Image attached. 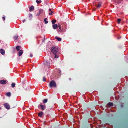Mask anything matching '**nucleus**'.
<instances>
[{"instance_id": "obj_17", "label": "nucleus", "mask_w": 128, "mask_h": 128, "mask_svg": "<svg viewBox=\"0 0 128 128\" xmlns=\"http://www.w3.org/2000/svg\"><path fill=\"white\" fill-rule=\"evenodd\" d=\"M108 106H112L113 105V104L112 103H111V102L108 103Z\"/></svg>"}, {"instance_id": "obj_8", "label": "nucleus", "mask_w": 128, "mask_h": 128, "mask_svg": "<svg viewBox=\"0 0 128 128\" xmlns=\"http://www.w3.org/2000/svg\"><path fill=\"white\" fill-rule=\"evenodd\" d=\"M22 53H23L22 50H21L18 52V55L20 56H21L22 55Z\"/></svg>"}, {"instance_id": "obj_9", "label": "nucleus", "mask_w": 128, "mask_h": 128, "mask_svg": "<svg viewBox=\"0 0 128 128\" xmlns=\"http://www.w3.org/2000/svg\"><path fill=\"white\" fill-rule=\"evenodd\" d=\"M34 10V7L33 6H30V8L29 10L30 12H31L32 10Z\"/></svg>"}, {"instance_id": "obj_1", "label": "nucleus", "mask_w": 128, "mask_h": 128, "mask_svg": "<svg viewBox=\"0 0 128 128\" xmlns=\"http://www.w3.org/2000/svg\"><path fill=\"white\" fill-rule=\"evenodd\" d=\"M49 86L50 88H56V82L52 80L50 82Z\"/></svg>"}, {"instance_id": "obj_24", "label": "nucleus", "mask_w": 128, "mask_h": 128, "mask_svg": "<svg viewBox=\"0 0 128 128\" xmlns=\"http://www.w3.org/2000/svg\"><path fill=\"white\" fill-rule=\"evenodd\" d=\"M29 17L30 18V19H31V18H32V14H29Z\"/></svg>"}, {"instance_id": "obj_14", "label": "nucleus", "mask_w": 128, "mask_h": 128, "mask_svg": "<svg viewBox=\"0 0 128 128\" xmlns=\"http://www.w3.org/2000/svg\"><path fill=\"white\" fill-rule=\"evenodd\" d=\"M18 38V36L17 35H15L14 37V39L16 40Z\"/></svg>"}, {"instance_id": "obj_5", "label": "nucleus", "mask_w": 128, "mask_h": 128, "mask_svg": "<svg viewBox=\"0 0 128 128\" xmlns=\"http://www.w3.org/2000/svg\"><path fill=\"white\" fill-rule=\"evenodd\" d=\"M6 83V80H2L0 81V83L2 84H5Z\"/></svg>"}, {"instance_id": "obj_28", "label": "nucleus", "mask_w": 128, "mask_h": 128, "mask_svg": "<svg viewBox=\"0 0 128 128\" xmlns=\"http://www.w3.org/2000/svg\"><path fill=\"white\" fill-rule=\"evenodd\" d=\"M55 58H58V56H57L56 55V54H55Z\"/></svg>"}, {"instance_id": "obj_26", "label": "nucleus", "mask_w": 128, "mask_h": 128, "mask_svg": "<svg viewBox=\"0 0 128 128\" xmlns=\"http://www.w3.org/2000/svg\"><path fill=\"white\" fill-rule=\"evenodd\" d=\"M53 13V11H51V12H50L49 13V14L50 15H52V13Z\"/></svg>"}, {"instance_id": "obj_13", "label": "nucleus", "mask_w": 128, "mask_h": 128, "mask_svg": "<svg viewBox=\"0 0 128 128\" xmlns=\"http://www.w3.org/2000/svg\"><path fill=\"white\" fill-rule=\"evenodd\" d=\"M55 38H56L58 41H60L62 40L61 38H59L58 37L56 36Z\"/></svg>"}, {"instance_id": "obj_15", "label": "nucleus", "mask_w": 128, "mask_h": 128, "mask_svg": "<svg viewBox=\"0 0 128 128\" xmlns=\"http://www.w3.org/2000/svg\"><path fill=\"white\" fill-rule=\"evenodd\" d=\"M11 86L12 88H14L15 86V84L13 82L11 84Z\"/></svg>"}, {"instance_id": "obj_7", "label": "nucleus", "mask_w": 128, "mask_h": 128, "mask_svg": "<svg viewBox=\"0 0 128 128\" xmlns=\"http://www.w3.org/2000/svg\"><path fill=\"white\" fill-rule=\"evenodd\" d=\"M58 27V26L57 24H54L52 25V27L54 29H56Z\"/></svg>"}, {"instance_id": "obj_20", "label": "nucleus", "mask_w": 128, "mask_h": 128, "mask_svg": "<svg viewBox=\"0 0 128 128\" xmlns=\"http://www.w3.org/2000/svg\"><path fill=\"white\" fill-rule=\"evenodd\" d=\"M56 20H52V24H54V23L56 22Z\"/></svg>"}, {"instance_id": "obj_22", "label": "nucleus", "mask_w": 128, "mask_h": 128, "mask_svg": "<svg viewBox=\"0 0 128 128\" xmlns=\"http://www.w3.org/2000/svg\"><path fill=\"white\" fill-rule=\"evenodd\" d=\"M36 2L38 3V4L41 2H42L41 0H36Z\"/></svg>"}, {"instance_id": "obj_18", "label": "nucleus", "mask_w": 128, "mask_h": 128, "mask_svg": "<svg viewBox=\"0 0 128 128\" xmlns=\"http://www.w3.org/2000/svg\"><path fill=\"white\" fill-rule=\"evenodd\" d=\"M101 4H102L100 2L98 3V5L97 6H97V7H98V8H99L100 6L101 5Z\"/></svg>"}, {"instance_id": "obj_31", "label": "nucleus", "mask_w": 128, "mask_h": 128, "mask_svg": "<svg viewBox=\"0 0 128 128\" xmlns=\"http://www.w3.org/2000/svg\"><path fill=\"white\" fill-rule=\"evenodd\" d=\"M26 20L25 19L24 20L22 21L24 23L25 21Z\"/></svg>"}, {"instance_id": "obj_19", "label": "nucleus", "mask_w": 128, "mask_h": 128, "mask_svg": "<svg viewBox=\"0 0 128 128\" xmlns=\"http://www.w3.org/2000/svg\"><path fill=\"white\" fill-rule=\"evenodd\" d=\"M47 18H45L44 20V22L45 24H46L48 23V21L46 20Z\"/></svg>"}, {"instance_id": "obj_21", "label": "nucleus", "mask_w": 128, "mask_h": 128, "mask_svg": "<svg viewBox=\"0 0 128 128\" xmlns=\"http://www.w3.org/2000/svg\"><path fill=\"white\" fill-rule=\"evenodd\" d=\"M20 46H17L16 47V49L17 50H20Z\"/></svg>"}, {"instance_id": "obj_12", "label": "nucleus", "mask_w": 128, "mask_h": 128, "mask_svg": "<svg viewBox=\"0 0 128 128\" xmlns=\"http://www.w3.org/2000/svg\"><path fill=\"white\" fill-rule=\"evenodd\" d=\"M6 95L10 97V96L11 94L10 92H8L6 94Z\"/></svg>"}, {"instance_id": "obj_16", "label": "nucleus", "mask_w": 128, "mask_h": 128, "mask_svg": "<svg viewBox=\"0 0 128 128\" xmlns=\"http://www.w3.org/2000/svg\"><path fill=\"white\" fill-rule=\"evenodd\" d=\"M48 101V100L46 99L44 100L43 101V102L44 103H46Z\"/></svg>"}, {"instance_id": "obj_6", "label": "nucleus", "mask_w": 128, "mask_h": 128, "mask_svg": "<svg viewBox=\"0 0 128 128\" xmlns=\"http://www.w3.org/2000/svg\"><path fill=\"white\" fill-rule=\"evenodd\" d=\"M0 53L2 55H4L5 53L4 50L3 49H1L0 50Z\"/></svg>"}, {"instance_id": "obj_10", "label": "nucleus", "mask_w": 128, "mask_h": 128, "mask_svg": "<svg viewBox=\"0 0 128 128\" xmlns=\"http://www.w3.org/2000/svg\"><path fill=\"white\" fill-rule=\"evenodd\" d=\"M40 106L41 107L42 110H44V109L45 108V106H44L42 105L41 104H40Z\"/></svg>"}, {"instance_id": "obj_25", "label": "nucleus", "mask_w": 128, "mask_h": 128, "mask_svg": "<svg viewBox=\"0 0 128 128\" xmlns=\"http://www.w3.org/2000/svg\"><path fill=\"white\" fill-rule=\"evenodd\" d=\"M43 80L44 81V82L46 81V78L45 77H43Z\"/></svg>"}, {"instance_id": "obj_2", "label": "nucleus", "mask_w": 128, "mask_h": 128, "mask_svg": "<svg viewBox=\"0 0 128 128\" xmlns=\"http://www.w3.org/2000/svg\"><path fill=\"white\" fill-rule=\"evenodd\" d=\"M51 50L52 52L56 54L58 51V49L55 47H53L51 48Z\"/></svg>"}, {"instance_id": "obj_30", "label": "nucleus", "mask_w": 128, "mask_h": 128, "mask_svg": "<svg viewBox=\"0 0 128 128\" xmlns=\"http://www.w3.org/2000/svg\"><path fill=\"white\" fill-rule=\"evenodd\" d=\"M30 56L31 57H32V54H30Z\"/></svg>"}, {"instance_id": "obj_32", "label": "nucleus", "mask_w": 128, "mask_h": 128, "mask_svg": "<svg viewBox=\"0 0 128 128\" xmlns=\"http://www.w3.org/2000/svg\"><path fill=\"white\" fill-rule=\"evenodd\" d=\"M51 10H51V9H49V11H51Z\"/></svg>"}, {"instance_id": "obj_23", "label": "nucleus", "mask_w": 128, "mask_h": 128, "mask_svg": "<svg viewBox=\"0 0 128 128\" xmlns=\"http://www.w3.org/2000/svg\"><path fill=\"white\" fill-rule=\"evenodd\" d=\"M121 19H118V24H120L121 21Z\"/></svg>"}, {"instance_id": "obj_27", "label": "nucleus", "mask_w": 128, "mask_h": 128, "mask_svg": "<svg viewBox=\"0 0 128 128\" xmlns=\"http://www.w3.org/2000/svg\"><path fill=\"white\" fill-rule=\"evenodd\" d=\"M58 28H59V29L61 30V26H60V25H58Z\"/></svg>"}, {"instance_id": "obj_4", "label": "nucleus", "mask_w": 128, "mask_h": 128, "mask_svg": "<svg viewBox=\"0 0 128 128\" xmlns=\"http://www.w3.org/2000/svg\"><path fill=\"white\" fill-rule=\"evenodd\" d=\"M44 10H43L42 9H40L39 10V12L38 13L36 14V16H38L40 15V14L42 12H43Z\"/></svg>"}, {"instance_id": "obj_29", "label": "nucleus", "mask_w": 128, "mask_h": 128, "mask_svg": "<svg viewBox=\"0 0 128 128\" xmlns=\"http://www.w3.org/2000/svg\"><path fill=\"white\" fill-rule=\"evenodd\" d=\"M5 16H3L2 17V18L4 20H5Z\"/></svg>"}, {"instance_id": "obj_11", "label": "nucleus", "mask_w": 128, "mask_h": 128, "mask_svg": "<svg viewBox=\"0 0 128 128\" xmlns=\"http://www.w3.org/2000/svg\"><path fill=\"white\" fill-rule=\"evenodd\" d=\"M43 114V113L42 112H41L38 113V115L39 116L41 117Z\"/></svg>"}, {"instance_id": "obj_33", "label": "nucleus", "mask_w": 128, "mask_h": 128, "mask_svg": "<svg viewBox=\"0 0 128 128\" xmlns=\"http://www.w3.org/2000/svg\"><path fill=\"white\" fill-rule=\"evenodd\" d=\"M1 109V108L0 107V110Z\"/></svg>"}, {"instance_id": "obj_3", "label": "nucleus", "mask_w": 128, "mask_h": 128, "mask_svg": "<svg viewBox=\"0 0 128 128\" xmlns=\"http://www.w3.org/2000/svg\"><path fill=\"white\" fill-rule=\"evenodd\" d=\"M4 106L5 108L7 109H9L10 108V107L9 104L8 103H5L4 104Z\"/></svg>"}]
</instances>
